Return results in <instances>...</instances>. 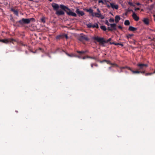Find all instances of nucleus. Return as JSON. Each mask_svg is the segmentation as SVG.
<instances>
[{
    "instance_id": "obj_1",
    "label": "nucleus",
    "mask_w": 155,
    "mask_h": 155,
    "mask_svg": "<svg viewBox=\"0 0 155 155\" xmlns=\"http://www.w3.org/2000/svg\"><path fill=\"white\" fill-rule=\"evenodd\" d=\"M92 38L99 42V44L103 46H104V44L106 42L105 41L104 38H100L97 36L93 37Z\"/></svg>"
},
{
    "instance_id": "obj_2",
    "label": "nucleus",
    "mask_w": 155,
    "mask_h": 155,
    "mask_svg": "<svg viewBox=\"0 0 155 155\" xmlns=\"http://www.w3.org/2000/svg\"><path fill=\"white\" fill-rule=\"evenodd\" d=\"M97 12H95L93 14L92 16L93 17H96L98 18H100L101 19L104 18V16L101 14V11L99 8H97Z\"/></svg>"
},
{
    "instance_id": "obj_3",
    "label": "nucleus",
    "mask_w": 155,
    "mask_h": 155,
    "mask_svg": "<svg viewBox=\"0 0 155 155\" xmlns=\"http://www.w3.org/2000/svg\"><path fill=\"white\" fill-rule=\"evenodd\" d=\"M35 20L34 18H30L25 19L22 18L21 20L19 21V22L21 24H28L30 23L31 21H34Z\"/></svg>"
},
{
    "instance_id": "obj_4",
    "label": "nucleus",
    "mask_w": 155,
    "mask_h": 155,
    "mask_svg": "<svg viewBox=\"0 0 155 155\" xmlns=\"http://www.w3.org/2000/svg\"><path fill=\"white\" fill-rule=\"evenodd\" d=\"M139 68V70L140 71H143L145 70V68L148 67V65L147 64L138 63L137 65Z\"/></svg>"
},
{
    "instance_id": "obj_5",
    "label": "nucleus",
    "mask_w": 155,
    "mask_h": 155,
    "mask_svg": "<svg viewBox=\"0 0 155 155\" xmlns=\"http://www.w3.org/2000/svg\"><path fill=\"white\" fill-rule=\"evenodd\" d=\"M13 41H15V40L13 38H8L0 40V42L5 44H7L9 42H12Z\"/></svg>"
},
{
    "instance_id": "obj_6",
    "label": "nucleus",
    "mask_w": 155,
    "mask_h": 155,
    "mask_svg": "<svg viewBox=\"0 0 155 155\" xmlns=\"http://www.w3.org/2000/svg\"><path fill=\"white\" fill-rule=\"evenodd\" d=\"M116 24H110V27H108L107 28L110 31L115 30L116 29Z\"/></svg>"
},
{
    "instance_id": "obj_7",
    "label": "nucleus",
    "mask_w": 155,
    "mask_h": 155,
    "mask_svg": "<svg viewBox=\"0 0 155 155\" xmlns=\"http://www.w3.org/2000/svg\"><path fill=\"white\" fill-rule=\"evenodd\" d=\"M110 6L113 9H117L118 8V6L117 5L115 4L114 3H110ZM108 7H110V6L109 5L108 6Z\"/></svg>"
},
{
    "instance_id": "obj_8",
    "label": "nucleus",
    "mask_w": 155,
    "mask_h": 155,
    "mask_svg": "<svg viewBox=\"0 0 155 155\" xmlns=\"http://www.w3.org/2000/svg\"><path fill=\"white\" fill-rule=\"evenodd\" d=\"M133 12V15H132V17L136 21H137L139 20V17L137 15L136 13L134 12L133 11H132Z\"/></svg>"
},
{
    "instance_id": "obj_9",
    "label": "nucleus",
    "mask_w": 155,
    "mask_h": 155,
    "mask_svg": "<svg viewBox=\"0 0 155 155\" xmlns=\"http://www.w3.org/2000/svg\"><path fill=\"white\" fill-rule=\"evenodd\" d=\"M52 6L53 8L56 11L58 10V9L59 8V6L58 5L55 3H53L52 4Z\"/></svg>"
},
{
    "instance_id": "obj_10",
    "label": "nucleus",
    "mask_w": 155,
    "mask_h": 155,
    "mask_svg": "<svg viewBox=\"0 0 155 155\" xmlns=\"http://www.w3.org/2000/svg\"><path fill=\"white\" fill-rule=\"evenodd\" d=\"M55 13L57 15L59 16L64 15V13L63 11L61 10H58L56 11Z\"/></svg>"
},
{
    "instance_id": "obj_11",
    "label": "nucleus",
    "mask_w": 155,
    "mask_h": 155,
    "mask_svg": "<svg viewBox=\"0 0 155 155\" xmlns=\"http://www.w3.org/2000/svg\"><path fill=\"white\" fill-rule=\"evenodd\" d=\"M68 11H69L67 12V13L68 15H69L72 16L74 17L76 16L77 15L75 13L71 12L70 9L69 10H68Z\"/></svg>"
},
{
    "instance_id": "obj_12",
    "label": "nucleus",
    "mask_w": 155,
    "mask_h": 155,
    "mask_svg": "<svg viewBox=\"0 0 155 155\" xmlns=\"http://www.w3.org/2000/svg\"><path fill=\"white\" fill-rule=\"evenodd\" d=\"M75 12L79 16H83L84 15V13L82 11H80L78 8H77Z\"/></svg>"
},
{
    "instance_id": "obj_13",
    "label": "nucleus",
    "mask_w": 155,
    "mask_h": 155,
    "mask_svg": "<svg viewBox=\"0 0 155 155\" xmlns=\"http://www.w3.org/2000/svg\"><path fill=\"white\" fill-rule=\"evenodd\" d=\"M143 21L146 25H148L149 24V20L148 18H144L143 20Z\"/></svg>"
},
{
    "instance_id": "obj_14",
    "label": "nucleus",
    "mask_w": 155,
    "mask_h": 155,
    "mask_svg": "<svg viewBox=\"0 0 155 155\" xmlns=\"http://www.w3.org/2000/svg\"><path fill=\"white\" fill-rule=\"evenodd\" d=\"M145 72V71L144 70V71H132V73L133 74H139L140 73H144Z\"/></svg>"
},
{
    "instance_id": "obj_15",
    "label": "nucleus",
    "mask_w": 155,
    "mask_h": 155,
    "mask_svg": "<svg viewBox=\"0 0 155 155\" xmlns=\"http://www.w3.org/2000/svg\"><path fill=\"white\" fill-rule=\"evenodd\" d=\"M60 7L61 9L65 11H66V9H67L68 10H69V9L68 7L63 5H60Z\"/></svg>"
},
{
    "instance_id": "obj_16",
    "label": "nucleus",
    "mask_w": 155,
    "mask_h": 155,
    "mask_svg": "<svg viewBox=\"0 0 155 155\" xmlns=\"http://www.w3.org/2000/svg\"><path fill=\"white\" fill-rule=\"evenodd\" d=\"M137 28L132 26H130L129 28V30L131 31H134L137 30Z\"/></svg>"
},
{
    "instance_id": "obj_17",
    "label": "nucleus",
    "mask_w": 155,
    "mask_h": 155,
    "mask_svg": "<svg viewBox=\"0 0 155 155\" xmlns=\"http://www.w3.org/2000/svg\"><path fill=\"white\" fill-rule=\"evenodd\" d=\"M120 17L118 16L117 15L115 16V21L116 22H118L120 20Z\"/></svg>"
},
{
    "instance_id": "obj_18",
    "label": "nucleus",
    "mask_w": 155,
    "mask_h": 155,
    "mask_svg": "<svg viewBox=\"0 0 155 155\" xmlns=\"http://www.w3.org/2000/svg\"><path fill=\"white\" fill-rule=\"evenodd\" d=\"M86 11L87 12H89L91 14V15L92 16L93 14L94 13V12L93 10L92 9L89 8L88 9H87L86 10Z\"/></svg>"
},
{
    "instance_id": "obj_19",
    "label": "nucleus",
    "mask_w": 155,
    "mask_h": 155,
    "mask_svg": "<svg viewBox=\"0 0 155 155\" xmlns=\"http://www.w3.org/2000/svg\"><path fill=\"white\" fill-rule=\"evenodd\" d=\"M81 38L82 39H84L86 41H88L89 40L88 38L85 35H84V36H82L81 37Z\"/></svg>"
},
{
    "instance_id": "obj_20",
    "label": "nucleus",
    "mask_w": 155,
    "mask_h": 155,
    "mask_svg": "<svg viewBox=\"0 0 155 155\" xmlns=\"http://www.w3.org/2000/svg\"><path fill=\"white\" fill-rule=\"evenodd\" d=\"M11 10L14 12V13L16 15H18V11L17 10H15L14 9H12Z\"/></svg>"
},
{
    "instance_id": "obj_21",
    "label": "nucleus",
    "mask_w": 155,
    "mask_h": 155,
    "mask_svg": "<svg viewBox=\"0 0 155 155\" xmlns=\"http://www.w3.org/2000/svg\"><path fill=\"white\" fill-rule=\"evenodd\" d=\"M124 24L126 25H130V23L129 20H126L125 21Z\"/></svg>"
},
{
    "instance_id": "obj_22",
    "label": "nucleus",
    "mask_w": 155,
    "mask_h": 155,
    "mask_svg": "<svg viewBox=\"0 0 155 155\" xmlns=\"http://www.w3.org/2000/svg\"><path fill=\"white\" fill-rule=\"evenodd\" d=\"M99 27L98 25L97 24H94L92 25V28H98Z\"/></svg>"
},
{
    "instance_id": "obj_23",
    "label": "nucleus",
    "mask_w": 155,
    "mask_h": 155,
    "mask_svg": "<svg viewBox=\"0 0 155 155\" xmlns=\"http://www.w3.org/2000/svg\"><path fill=\"white\" fill-rule=\"evenodd\" d=\"M133 35H134L133 34H128V35H126V37L128 39L129 38H131L133 36Z\"/></svg>"
},
{
    "instance_id": "obj_24",
    "label": "nucleus",
    "mask_w": 155,
    "mask_h": 155,
    "mask_svg": "<svg viewBox=\"0 0 155 155\" xmlns=\"http://www.w3.org/2000/svg\"><path fill=\"white\" fill-rule=\"evenodd\" d=\"M87 52V51H77V52L79 54H84L86 52Z\"/></svg>"
},
{
    "instance_id": "obj_25",
    "label": "nucleus",
    "mask_w": 155,
    "mask_h": 155,
    "mask_svg": "<svg viewBox=\"0 0 155 155\" xmlns=\"http://www.w3.org/2000/svg\"><path fill=\"white\" fill-rule=\"evenodd\" d=\"M101 29H102L104 31H106V27L104 26H103V25L101 26Z\"/></svg>"
},
{
    "instance_id": "obj_26",
    "label": "nucleus",
    "mask_w": 155,
    "mask_h": 155,
    "mask_svg": "<svg viewBox=\"0 0 155 155\" xmlns=\"http://www.w3.org/2000/svg\"><path fill=\"white\" fill-rule=\"evenodd\" d=\"M92 25L91 24H89L87 25V27L89 28H92Z\"/></svg>"
},
{
    "instance_id": "obj_27",
    "label": "nucleus",
    "mask_w": 155,
    "mask_h": 155,
    "mask_svg": "<svg viewBox=\"0 0 155 155\" xmlns=\"http://www.w3.org/2000/svg\"><path fill=\"white\" fill-rule=\"evenodd\" d=\"M66 54L69 56L71 57H74V54H68L66 53Z\"/></svg>"
},
{
    "instance_id": "obj_28",
    "label": "nucleus",
    "mask_w": 155,
    "mask_h": 155,
    "mask_svg": "<svg viewBox=\"0 0 155 155\" xmlns=\"http://www.w3.org/2000/svg\"><path fill=\"white\" fill-rule=\"evenodd\" d=\"M153 73H147L145 74V75L146 76H147L148 75H151L153 74Z\"/></svg>"
},
{
    "instance_id": "obj_29",
    "label": "nucleus",
    "mask_w": 155,
    "mask_h": 155,
    "mask_svg": "<svg viewBox=\"0 0 155 155\" xmlns=\"http://www.w3.org/2000/svg\"><path fill=\"white\" fill-rule=\"evenodd\" d=\"M109 21L110 22H113L114 21V20L113 18H110L109 20Z\"/></svg>"
},
{
    "instance_id": "obj_30",
    "label": "nucleus",
    "mask_w": 155,
    "mask_h": 155,
    "mask_svg": "<svg viewBox=\"0 0 155 155\" xmlns=\"http://www.w3.org/2000/svg\"><path fill=\"white\" fill-rule=\"evenodd\" d=\"M41 21L42 22L45 23V18H41Z\"/></svg>"
},
{
    "instance_id": "obj_31",
    "label": "nucleus",
    "mask_w": 155,
    "mask_h": 155,
    "mask_svg": "<svg viewBox=\"0 0 155 155\" xmlns=\"http://www.w3.org/2000/svg\"><path fill=\"white\" fill-rule=\"evenodd\" d=\"M110 44H114L115 45H119V43H110Z\"/></svg>"
},
{
    "instance_id": "obj_32",
    "label": "nucleus",
    "mask_w": 155,
    "mask_h": 155,
    "mask_svg": "<svg viewBox=\"0 0 155 155\" xmlns=\"http://www.w3.org/2000/svg\"><path fill=\"white\" fill-rule=\"evenodd\" d=\"M87 58H88L93 59H96V58L95 57H90L87 56Z\"/></svg>"
},
{
    "instance_id": "obj_33",
    "label": "nucleus",
    "mask_w": 155,
    "mask_h": 155,
    "mask_svg": "<svg viewBox=\"0 0 155 155\" xmlns=\"http://www.w3.org/2000/svg\"><path fill=\"white\" fill-rule=\"evenodd\" d=\"M128 4L130 6H134V5H133V4L132 3V2H128Z\"/></svg>"
},
{
    "instance_id": "obj_34",
    "label": "nucleus",
    "mask_w": 155,
    "mask_h": 155,
    "mask_svg": "<svg viewBox=\"0 0 155 155\" xmlns=\"http://www.w3.org/2000/svg\"><path fill=\"white\" fill-rule=\"evenodd\" d=\"M99 3H101L103 4L104 3V2H103V1H102V0H99V2H98Z\"/></svg>"
},
{
    "instance_id": "obj_35",
    "label": "nucleus",
    "mask_w": 155,
    "mask_h": 155,
    "mask_svg": "<svg viewBox=\"0 0 155 155\" xmlns=\"http://www.w3.org/2000/svg\"><path fill=\"white\" fill-rule=\"evenodd\" d=\"M106 24L108 26H110V24H109V23L107 21L106 22Z\"/></svg>"
},
{
    "instance_id": "obj_36",
    "label": "nucleus",
    "mask_w": 155,
    "mask_h": 155,
    "mask_svg": "<svg viewBox=\"0 0 155 155\" xmlns=\"http://www.w3.org/2000/svg\"><path fill=\"white\" fill-rule=\"evenodd\" d=\"M128 69H129V70H130L132 72V71H133V70L131 68H129V67H128Z\"/></svg>"
},
{
    "instance_id": "obj_37",
    "label": "nucleus",
    "mask_w": 155,
    "mask_h": 155,
    "mask_svg": "<svg viewBox=\"0 0 155 155\" xmlns=\"http://www.w3.org/2000/svg\"><path fill=\"white\" fill-rule=\"evenodd\" d=\"M140 10V8H136L135 9V11H137V10Z\"/></svg>"
},
{
    "instance_id": "obj_38",
    "label": "nucleus",
    "mask_w": 155,
    "mask_h": 155,
    "mask_svg": "<svg viewBox=\"0 0 155 155\" xmlns=\"http://www.w3.org/2000/svg\"><path fill=\"white\" fill-rule=\"evenodd\" d=\"M111 40V38H109V39L107 40V42H109V41H110Z\"/></svg>"
},
{
    "instance_id": "obj_39",
    "label": "nucleus",
    "mask_w": 155,
    "mask_h": 155,
    "mask_svg": "<svg viewBox=\"0 0 155 155\" xmlns=\"http://www.w3.org/2000/svg\"><path fill=\"white\" fill-rule=\"evenodd\" d=\"M136 4L137 5H141V4L140 3H139V2L137 3H136Z\"/></svg>"
},
{
    "instance_id": "obj_40",
    "label": "nucleus",
    "mask_w": 155,
    "mask_h": 155,
    "mask_svg": "<svg viewBox=\"0 0 155 155\" xmlns=\"http://www.w3.org/2000/svg\"><path fill=\"white\" fill-rule=\"evenodd\" d=\"M118 28H120V29H121L122 28V27H121V26H118Z\"/></svg>"
},
{
    "instance_id": "obj_41",
    "label": "nucleus",
    "mask_w": 155,
    "mask_h": 155,
    "mask_svg": "<svg viewBox=\"0 0 155 155\" xmlns=\"http://www.w3.org/2000/svg\"><path fill=\"white\" fill-rule=\"evenodd\" d=\"M119 45H120V46H121L122 47L124 46L123 44H121V43H119Z\"/></svg>"
},
{
    "instance_id": "obj_42",
    "label": "nucleus",
    "mask_w": 155,
    "mask_h": 155,
    "mask_svg": "<svg viewBox=\"0 0 155 155\" xmlns=\"http://www.w3.org/2000/svg\"><path fill=\"white\" fill-rule=\"evenodd\" d=\"M153 16V17H154V21H155V15H154Z\"/></svg>"
},
{
    "instance_id": "obj_43",
    "label": "nucleus",
    "mask_w": 155,
    "mask_h": 155,
    "mask_svg": "<svg viewBox=\"0 0 155 155\" xmlns=\"http://www.w3.org/2000/svg\"><path fill=\"white\" fill-rule=\"evenodd\" d=\"M91 67L93 68V64H91Z\"/></svg>"
},
{
    "instance_id": "obj_44",
    "label": "nucleus",
    "mask_w": 155,
    "mask_h": 155,
    "mask_svg": "<svg viewBox=\"0 0 155 155\" xmlns=\"http://www.w3.org/2000/svg\"><path fill=\"white\" fill-rule=\"evenodd\" d=\"M153 5H152L151 6L152 8L153 7Z\"/></svg>"
},
{
    "instance_id": "obj_45",
    "label": "nucleus",
    "mask_w": 155,
    "mask_h": 155,
    "mask_svg": "<svg viewBox=\"0 0 155 155\" xmlns=\"http://www.w3.org/2000/svg\"><path fill=\"white\" fill-rule=\"evenodd\" d=\"M85 57H83V59H85Z\"/></svg>"
},
{
    "instance_id": "obj_46",
    "label": "nucleus",
    "mask_w": 155,
    "mask_h": 155,
    "mask_svg": "<svg viewBox=\"0 0 155 155\" xmlns=\"http://www.w3.org/2000/svg\"><path fill=\"white\" fill-rule=\"evenodd\" d=\"M125 68V67H122V68Z\"/></svg>"
},
{
    "instance_id": "obj_47",
    "label": "nucleus",
    "mask_w": 155,
    "mask_h": 155,
    "mask_svg": "<svg viewBox=\"0 0 155 155\" xmlns=\"http://www.w3.org/2000/svg\"><path fill=\"white\" fill-rule=\"evenodd\" d=\"M151 0V2H152V1H152V0Z\"/></svg>"
},
{
    "instance_id": "obj_48",
    "label": "nucleus",
    "mask_w": 155,
    "mask_h": 155,
    "mask_svg": "<svg viewBox=\"0 0 155 155\" xmlns=\"http://www.w3.org/2000/svg\"><path fill=\"white\" fill-rule=\"evenodd\" d=\"M141 11H143V9H141Z\"/></svg>"
}]
</instances>
